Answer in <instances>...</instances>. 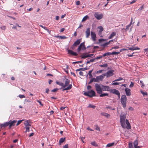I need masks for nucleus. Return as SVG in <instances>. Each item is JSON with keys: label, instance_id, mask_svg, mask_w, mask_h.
I'll return each mask as SVG.
<instances>
[{"label": "nucleus", "instance_id": "obj_1", "mask_svg": "<svg viewBox=\"0 0 148 148\" xmlns=\"http://www.w3.org/2000/svg\"><path fill=\"white\" fill-rule=\"evenodd\" d=\"M96 90L98 94H101L102 91H108L110 90V87L108 86H104L99 84H95V85Z\"/></svg>", "mask_w": 148, "mask_h": 148}, {"label": "nucleus", "instance_id": "obj_2", "mask_svg": "<svg viewBox=\"0 0 148 148\" xmlns=\"http://www.w3.org/2000/svg\"><path fill=\"white\" fill-rule=\"evenodd\" d=\"M126 114L125 113L121 114L120 117V122L122 127L125 128L126 127L125 120L126 119Z\"/></svg>", "mask_w": 148, "mask_h": 148}, {"label": "nucleus", "instance_id": "obj_3", "mask_svg": "<svg viewBox=\"0 0 148 148\" xmlns=\"http://www.w3.org/2000/svg\"><path fill=\"white\" fill-rule=\"evenodd\" d=\"M70 82L69 80L67 79H66L65 84H64L63 88H64L63 89V91L69 90L71 88L72 86L71 84H69Z\"/></svg>", "mask_w": 148, "mask_h": 148}, {"label": "nucleus", "instance_id": "obj_4", "mask_svg": "<svg viewBox=\"0 0 148 148\" xmlns=\"http://www.w3.org/2000/svg\"><path fill=\"white\" fill-rule=\"evenodd\" d=\"M121 102L123 107L125 108L126 107L127 103V97L125 95L121 96Z\"/></svg>", "mask_w": 148, "mask_h": 148}, {"label": "nucleus", "instance_id": "obj_5", "mask_svg": "<svg viewBox=\"0 0 148 148\" xmlns=\"http://www.w3.org/2000/svg\"><path fill=\"white\" fill-rule=\"evenodd\" d=\"M95 92L92 90H90L87 92H84V95L85 96L90 97L95 96Z\"/></svg>", "mask_w": 148, "mask_h": 148}, {"label": "nucleus", "instance_id": "obj_6", "mask_svg": "<svg viewBox=\"0 0 148 148\" xmlns=\"http://www.w3.org/2000/svg\"><path fill=\"white\" fill-rule=\"evenodd\" d=\"M110 92L111 93H112L113 94H114L117 95L118 97L119 98H120V93L119 91L117 90L114 89H112L110 90Z\"/></svg>", "mask_w": 148, "mask_h": 148}, {"label": "nucleus", "instance_id": "obj_7", "mask_svg": "<svg viewBox=\"0 0 148 148\" xmlns=\"http://www.w3.org/2000/svg\"><path fill=\"white\" fill-rule=\"evenodd\" d=\"M105 75H101L97 76L95 78V82H99L100 81H101L103 80L104 78V76Z\"/></svg>", "mask_w": 148, "mask_h": 148}, {"label": "nucleus", "instance_id": "obj_8", "mask_svg": "<svg viewBox=\"0 0 148 148\" xmlns=\"http://www.w3.org/2000/svg\"><path fill=\"white\" fill-rule=\"evenodd\" d=\"M84 43L85 42H83L80 44V45L79 46L77 49V51L78 52H79L81 50V49L82 50H84L86 49V48L84 45Z\"/></svg>", "mask_w": 148, "mask_h": 148}, {"label": "nucleus", "instance_id": "obj_9", "mask_svg": "<svg viewBox=\"0 0 148 148\" xmlns=\"http://www.w3.org/2000/svg\"><path fill=\"white\" fill-rule=\"evenodd\" d=\"M94 16L98 20H100L102 18L103 15L101 14H100L98 12H96L95 13Z\"/></svg>", "mask_w": 148, "mask_h": 148}, {"label": "nucleus", "instance_id": "obj_10", "mask_svg": "<svg viewBox=\"0 0 148 148\" xmlns=\"http://www.w3.org/2000/svg\"><path fill=\"white\" fill-rule=\"evenodd\" d=\"M17 122L16 120H14L13 121H10L8 123L9 128H10L12 126L14 125L15 123Z\"/></svg>", "mask_w": 148, "mask_h": 148}, {"label": "nucleus", "instance_id": "obj_11", "mask_svg": "<svg viewBox=\"0 0 148 148\" xmlns=\"http://www.w3.org/2000/svg\"><path fill=\"white\" fill-rule=\"evenodd\" d=\"M114 71L113 70H111L109 71L106 73L105 76L106 75L107 77H109L112 76L114 75L113 73Z\"/></svg>", "mask_w": 148, "mask_h": 148}, {"label": "nucleus", "instance_id": "obj_12", "mask_svg": "<svg viewBox=\"0 0 148 148\" xmlns=\"http://www.w3.org/2000/svg\"><path fill=\"white\" fill-rule=\"evenodd\" d=\"M24 124L25 127H30L31 125L32 122L29 120H27L24 122Z\"/></svg>", "mask_w": 148, "mask_h": 148}, {"label": "nucleus", "instance_id": "obj_13", "mask_svg": "<svg viewBox=\"0 0 148 148\" xmlns=\"http://www.w3.org/2000/svg\"><path fill=\"white\" fill-rule=\"evenodd\" d=\"M91 36L92 40L94 41L96 40V34L95 32L92 31L91 33Z\"/></svg>", "mask_w": 148, "mask_h": 148}, {"label": "nucleus", "instance_id": "obj_14", "mask_svg": "<svg viewBox=\"0 0 148 148\" xmlns=\"http://www.w3.org/2000/svg\"><path fill=\"white\" fill-rule=\"evenodd\" d=\"M86 37L88 38L89 37L90 34V28H88L87 29L85 32Z\"/></svg>", "mask_w": 148, "mask_h": 148}, {"label": "nucleus", "instance_id": "obj_15", "mask_svg": "<svg viewBox=\"0 0 148 148\" xmlns=\"http://www.w3.org/2000/svg\"><path fill=\"white\" fill-rule=\"evenodd\" d=\"M68 53L72 56H77V54L75 52H74L71 50L69 49L68 50Z\"/></svg>", "mask_w": 148, "mask_h": 148}, {"label": "nucleus", "instance_id": "obj_16", "mask_svg": "<svg viewBox=\"0 0 148 148\" xmlns=\"http://www.w3.org/2000/svg\"><path fill=\"white\" fill-rule=\"evenodd\" d=\"M130 90V89L129 88H126L125 89V91L127 96H130L131 95Z\"/></svg>", "mask_w": 148, "mask_h": 148}, {"label": "nucleus", "instance_id": "obj_17", "mask_svg": "<svg viewBox=\"0 0 148 148\" xmlns=\"http://www.w3.org/2000/svg\"><path fill=\"white\" fill-rule=\"evenodd\" d=\"M125 122L127 125L126 126V128L127 129H131V125L130 124V123L129 122L128 120L127 119H126V120Z\"/></svg>", "mask_w": 148, "mask_h": 148}, {"label": "nucleus", "instance_id": "obj_18", "mask_svg": "<svg viewBox=\"0 0 148 148\" xmlns=\"http://www.w3.org/2000/svg\"><path fill=\"white\" fill-rule=\"evenodd\" d=\"M9 125L8 122H5L1 124H0V127L2 128L3 127H5Z\"/></svg>", "mask_w": 148, "mask_h": 148}, {"label": "nucleus", "instance_id": "obj_19", "mask_svg": "<svg viewBox=\"0 0 148 148\" xmlns=\"http://www.w3.org/2000/svg\"><path fill=\"white\" fill-rule=\"evenodd\" d=\"M81 41V40L79 39L76 41L73 44V45L75 47L77 46V45H79Z\"/></svg>", "mask_w": 148, "mask_h": 148}, {"label": "nucleus", "instance_id": "obj_20", "mask_svg": "<svg viewBox=\"0 0 148 148\" xmlns=\"http://www.w3.org/2000/svg\"><path fill=\"white\" fill-rule=\"evenodd\" d=\"M101 114L103 116L107 118H109L110 116V115L109 114L104 112H102Z\"/></svg>", "mask_w": 148, "mask_h": 148}, {"label": "nucleus", "instance_id": "obj_21", "mask_svg": "<svg viewBox=\"0 0 148 148\" xmlns=\"http://www.w3.org/2000/svg\"><path fill=\"white\" fill-rule=\"evenodd\" d=\"M116 34V33L115 32H112L110 35V36H109L108 38L109 39H111L113 38L114 37Z\"/></svg>", "mask_w": 148, "mask_h": 148}, {"label": "nucleus", "instance_id": "obj_22", "mask_svg": "<svg viewBox=\"0 0 148 148\" xmlns=\"http://www.w3.org/2000/svg\"><path fill=\"white\" fill-rule=\"evenodd\" d=\"M55 37L61 39H64L67 38V37L64 36H55Z\"/></svg>", "mask_w": 148, "mask_h": 148}, {"label": "nucleus", "instance_id": "obj_23", "mask_svg": "<svg viewBox=\"0 0 148 148\" xmlns=\"http://www.w3.org/2000/svg\"><path fill=\"white\" fill-rule=\"evenodd\" d=\"M65 140V138H61L59 140V144L60 145H61V143L64 142Z\"/></svg>", "mask_w": 148, "mask_h": 148}, {"label": "nucleus", "instance_id": "obj_24", "mask_svg": "<svg viewBox=\"0 0 148 148\" xmlns=\"http://www.w3.org/2000/svg\"><path fill=\"white\" fill-rule=\"evenodd\" d=\"M134 147H136L138 146V140L137 139L136 140H135L134 142Z\"/></svg>", "mask_w": 148, "mask_h": 148}, {"label": "nucleus", "instance_id": "obj_25", "mask_svg": "<svg viewBox=\"0 0 148 148\" xmlns=\"http://www.w3.org/2000/svg\"><path fill=\"white\" fill-rule=\"evenodd\" d=\"M56 83L58 85L61 86H62V88H63L64 84L58 81H56Z\"/></svg>", "mask_w": 148, "mask_h": 148}, {"label": "nucleus", "instance_id": "obj_26", "mask_svg": "<svg viewBox=\"0 0 148 148\" xmlns=\"http://www.w3.org/2000/svg\"><path fill=\"white\" fill-rule=\"evenodd\" d=\"M88 54L86 55V54L84 53L81 56V58L84 59L88 57Z\"/></svg>", "mask_w": 148, "mask_h": 148}, {"label": "nucleus", "instance_id": "obj_27", "mask_svg": "<svg viewBox=\"0 0 148 148\" xmlns=\"http://www.w3.org/2000/svg\"><path fill=\"white\" fill-rule=\"evenodd\" d=\"M96 107V106L92 104H90L89 105L87 106L88 108H95Z\"/></svg>", "mask_w": 148, "mask_h": 148}, {"label": "nucleus", "instance_id": "obj_28", "mask_svg": "<svg viewBox=\"0 0 148 148\" xmlns=\"http://www.w3.org/2000/svg\"><path fill=\"white\" fill-rule=\"evenodd\" d=\"M100 97H103L106 96H108V94L107 93H103L102 94H100Z\"/></svg>", "mask_w": 148, "mask_h": 148}, {"label": "nucleus", "instance_id": "obj_29", "mask_svg": "<svg viewBox=\"0 0 148 148\" xmlns=\"http://www.w3.org/2000/svg\"><path fill=\"white\" fill-rule=\"evenodd\" d=\"M114 142L111 143H109L107 145L106 147H112V146H113L114 145Z\"/></svg>", "mask_w": 148, "mask_h": 148}, {"label": "nucleus", "instance_id": "obj_30", "mask_svg": "<svg viewBox=\"0 0 148 148\" xmlns=\"http://www.w3.org/2000/svg\"><path fill=\"white\" fill-rule=\"evenodd\" d=\"M92 70L89 71L88 73V74L89 76V78H92Z\"/></svg>", "mask_w": 148, "mask_h": 148}, {"label": "nucleus", "instance_id": "obj_31", "mask_svg": "<svg viewBox=\"0 0 148 148\" xmlns=\"http://www.w3.org/2000/svg\"><path fill=\"white\" fill-rule=\"evenodd\" d=\"M106 108L107 109H109L112 110H115V108H112L111 106H106Z\"/></svg>", "mask_w": 148, "mask_h": 148}, {"label": "nucleus", "instance_id": "obj_32", "mask_svg": "<svg viewBox=\"0 0 148 148\" xmlns=\"http://www.w3.org/2000/svg\"><path fill=\"white\" fill-rule=\"evenodd\" d=\"M111 55V53L108 52H107L106 53H105L103 54L102 56H103V57H105L106 56H109Z\"/></svg>", "mask_w": 148, "mask_h": 148}, {"label": "nucleus", "instance_id": "obj_33", "mask_svg": "<svg viewBox=\"0 0 148 148\" xmlns=\"http://www.w3.org/2000/svg\"><path fill=\"white\" fill-rule=\"evenodd\" d=\"M97 28L100 29L99 32H102L103 30V28L101 26H99Z\"/></svg>", "mask_w": 148, "mask_h": 148}, {"label": "nucleus", "instance_id": "obj_34", "mask_svg": "<svg viewBox=\"0 0 148 148\" xmlns=\"http://www.w3.org/2000/svg\"><path fill=\"white\" fill-rule=\"evenodd\" d=\"M141 93L142 94L143 96H146L147 95V93L146 92H144L143 90L140 91Z\"/></svg>", "mask_w": 148, "mask_h": 148}, {"label": "nucleus", "instance_id": "obj_35", "mask_svg": "<svg viewBox=\"0 0 148 148\" xmlns=\"http://www.w3.org/2000/svg\"><path fill=\"white\" fill-rule=\"evenodd\" d=\"M88 16L86 15L83 18V19L82 20V22H84L88 18Z\"/></svg>", "mask_w": 148, "mask_h": 148}, {"label": "nucleus", "instance_id": "obj_36", "mask_svg": "<svg viewBox=\"0 0 148 148\" xmlns=\"http://www.w3.org/2000/svg\"><path fill=\"white\" fill-rule=\"evenodd\" d=\"M100 67H107L108 66V65L107 64H104L102 65H99Z\"/></svg>", "mask_w": 148, "mask_h": 148}, {"label": "nucleus", "instance_id": "obj_37", "mask_svg": "<svg viewBox=\"0 0 148 148\" xmlns=\"http://www.w3.org/2000/svg\"><path fill=\"white\" fill-rule=\"evenodd\" d=\"M24 120L23 119L21 120H19L18 121L17 123H16V125L18 126L23 121H24Z\"/></svg>", "mask_w": 148, "mask_h": 148}, {"label": "nucleus", "instance_id": "obj_38", "mask_svg": "<svg viewBox=\"0 0 148 148\" xmlns=\"http://www.w3.org/2000/svg\"><path fill=\"white\" fill-rule=\"evenodd\" d=\"M120 53V52H113L111 53V55H117Z\"/></svg>", "mask_w": 148, "mask_h": 148}, {"label": "nucleus", "instance_id": "obj_39", "mask_svg": "<svg viewBox=\"0 0 148 148\" xmlns=\"http://www.w3.org/2000/svg\"><path fill=\"white\" fill-rule=\"evenodd\" d=\"M121 84V83L120 82H115L112 84V85H119Z\"/></svg>", "mask_w": 148, "mask_h": 148}, {"label": "nucleus", "instance_id": "obj_40", "mask_svg": "<svg viewBox=\"0 0 148 148\" xmlns=\"http://www.w3.org/2000/svg\"><path fill=\"white\" fill-rule=\"evenodd\" d=\"M123 79V78H122L121 77H119L118 79H116L113 82H115V81H121Z\"/></svg>", "mask_w": 148, "mask_h": 148}, {"label": "nucleus", "instance_id": "obj_41", "mask_svg": "<svg viewBox=\"0 0 148 148\" xmlns=\"http://www.w3.org/2000/svg\"><path fill=\"white\" fill-rule=\"evenodd\" d=\"M131 23H130L129 24V25H127L126 28L125 29V30H128L129 29V27H130V26H131Z\"/></svg>", "mask_w": 148, "mask_h": 148}, {"label": "nucleus", "instance_id": "obj_42", "mask_svg": "<svg viewBox=\"0 0 148 148\" xmlns=\"http://www.w3.org/2000/svg\"><path fill=\"white\" fill-rule=\"evenodd\" d=\"M91 144L93 146H97V145L96 144L95 142V141H93V142H92L91 143Z\"/></svg>", "mask_w": 148, "mask_h": 148}, {"label": "nucleus", "instance_id": "obj_43", "mask_svg": "<svg viewBox=\"0 0 148 148\" xmlns=\"http://www.w3.org/2000/svg\"><path fill=\"white\" fill-rule=\"evenodd\" d=\"M134 85V83L132 82H131V84L129 86L130 88H132L133 87Z\"/></svg>", "mask_w": 148, "mask_h": 148}, {"label": "nucleus", "instance_id": "obj_44", "mask_svg": "<svg viewBox=\"0 0 148 148\" xmlns=\"http://www.w3.org/2000/svg\"><path fill=\"white\" fill-rule=\"evenodd\" d=\"M18 97H19L21 99L25 97V96L24 95H19Z\"/></svg>", "mask_w": 148, "mask_h": 148}, {"label": "nucleus", "instance_id": "obj_45", "mask_svg": "<svg viewBox=\"0 0 148 148\" xmlns=\"http://www.w3.org/2000/svg\"><path fill=\"white\" fill-rule=\"evenodd\" d=\"M109 44V42H106V43L103 44L102 45V46L103 47H105L106 46L108 45Z\"/></svg>", "mask_w": 148, "mask_h": 148}, {"label": "nucleus", "instance_id": "obj_46", "mask_svg": "<svg viewBox=\"0 0 148 148\" xmlns=\"http://www.w3.org/2000/svg\"><path fill=\"white\" fill-rule=\"evenodd\" d=\"M0 28L3 30H5L6 28V27L5 26H1Z\"/></svg>", "mask_w": 148, "mask_h": 148}, {"label": "nucleus", "instance_id": "obj_47", "mask_svg": "<svg viewBox=\"0 0 148 148\" xmlns=\"http://www.w3.org/2000/svg\"><path fill=\"white\" fill-rule=\"evenodd\" d=\"M25 128L27 130V132H29V131H30V130H29L30 127H25Z\"/></svg>", "mask_w": 148, "mask_h": 148}, {"label": "nucleus", "instance_id": "obj_48", "mask_svg": "<svg viewBox=\"0 0 148 148\" xmlns=\"http://www.w3.org/2000/svg\"><path fill=\"white\" fill-rule=\"evenodd\" d=\"M102 32L99 31L98 32V35L100 36L101 37H103V36L102 35Z\"/></svg>", "mask_w": 148, "mask_h": 148}, {"label": "nucleus", "instance_id": "obj_49", "mask_svg": "<svg viewBox=\"0 0 148 148\" xmlns=\"http://www.w3.org/2000/svg\"><path fill=\"white\" fill-rule=\"evenodd\" d=\"M95 129L97 130H98L99 131H100V128L97 125H96Z\"/></svg>", "mask_w": 148, "mask_h": 148}, {"label": "nucleus", "instance_id": "obj_50", "mask_svg": "<svg viewBox=\"0 0 148 148\" xmlns=\"http://www.w3.org/2000/svg\"><path fill=\"white\" fill-rule=\"evenodd\" d=\"M82 61H79L73 62V64H75V63H82Z\"/></svg>", "mask_w": 148, "mask_h": 148}, {"label": "nucleus", "instance_id": "obj_51", "mask_svg": "<svg viewBox=\"0 0 148 148\" xmlns=\"http://www.w3.org/2000/svg\"><path fill=\"white\" fill-rule=\"evenodd\" d=\"M58 90V88H54L53 89L51 90V91L52 92H56L57 90Z\"/></svg>", "mask_w": 148, "mask_h": 148}, {"label": "nucleus", "instance_id": "obj_52", "mask_svg": "<svg viewBox=\"0 0 148 148\" xmlns=\"http://www.w3.org/2000/svg\"><path fill=\"white\" fill-rule=\"evenodd\" d=\"M36 101L38 103H39L41 106H43V104L40 101V100H36Z\"/></svg>", "mask_w": 148, "mask_h": 148}, {"label": "nucleus", "instance_id": "obj_53", "mask_svg": "<svg viewBox=\"0 0 148 148\" xmlns=\"http://www.w3.org/2000/svg\"><path fill=\"white\" fill-rule=\"evenodd\" d=\"M95 78H91V79H90V81L92 82H92H95Z\"/></svg>", "mask_w": 148, "mask_h": 148}, {"label": "nucleus", "instance_id": "obj_54", "mask_svg": "<svg viewBox=\"0 0 148 148\" xmlns=\"http://www.w3.org/2000/svg\"><path fill=\"white\" fill-rule=\"evenodd\" d=\"M102 57H103V56H99V57H96V58H95V60H96V59L98 60V59H100Z\"/></svg>", "mask_w": 148, "mask_h": 148}, {"label": "nucleus", "instance_id": "obj_55", "mask_svg": "<svg viewBox=\"0 0 148 148\" xmlns=\"http://www.w3.org/2000/svg\"><path fill=\"white\" fill-rule=\"evenodd\" d=\"M129 49L131 50L132 51H134L135 50L134 47H130L129 48Z\"/></svg>", "mask_w": 148, "mask_h": 148}, {"label": "nucleus", "instance_id": "obj_56", "mask_svg": "<svg viewBox=\"0 0 148 148\" xmlns=\"http://www.w3.org/2000/svg\"><path fill=\"white\" fill-rule=\"evenodd\" d=\"M144 8V5H143L139 9L140 10H141Z\"/></svg>", "mask_w": 148, "mask_h": 148}, {"label": "nucleus", "instance_id": "obj_57", "mask_svg": "<svg viewBox=\"0 0 148 148\" xmlns=\"http://www.w3.org/2000/svg\"><path fill=\"white\" fill-rule=\"evenodd\" d=\"M119 46H116L115 47H112V49H117L119 48Z\"/></svg>", "mask_w": 148, "mask_h": 148}, {"label": "nucleus", "instance_id": "obj_58", "mask_svg": "<svg viewBox=\"0 0 148 148\" xmlns=\"http://www.w3.org/2000/svg\"><path fill=\"white\" fill-rule=\"evenodd\" d=\"M136 0H133L130 3V4H132L136 2Z\"/></svg>", "mask_w": 148, "mask_h": 148}, {"label": "nucleus", "instance_id": "obj_59", "mask_svg": "<svg viewBox=\"0 0 148 148\" xmlns=\"http://www.w3.org/2000/svg\"><path fill=\"white\" fill-rule=\"evenodd\" d=\"M45 30H47V31L48 32V33H49V34H50L51 33V31L49 30V29H47V28H46V29H45Z\"/></svg>", "mask_w": 148, "mask_h": 148}, {"label": "nucleus", "instance_id": "obj_60", "mask_svg": "<svg viewBox=\"0 0 148 148\" xmlns=\"http://www.w3.org/2000/svg\"><path fill=\"white\" fill-rule=\"evenodd\" d=\"M49 90L48 88H47L46 89V91L45 92L47 93V94H48L49 92Z\"/></svg>", "mask_w": 148, "mask_h": 148}, {"label": "nucleus", "instance_id": "obj_61", "mask_svg": "<svg viewBox=\"0 0 148 148\" xmlns=\"http://www.w3.org/2000/svg\"><path fill=\"white\" fill-rule=\"evenodd\" d=\"M133 147L132 143H129V148L132 147Z\"/></svg>", "mask_w": 148, "mask_h": 148}, {"label": "nucleus", "instance_id": "obj_62", "mask_svg": "<svg viewBox=\"0 0 148 148\" xmlns=\"http://www.w3.org/2000/svg\"><path fill=\"white\" fill-rule=\"evenodd\" d=\"M105 40L103 39H99V42H101L103 41H104Z\"/></svg>", "mask_w": 148, "mask_h": 148}, {"label": "nucleus", "instance_id": "obj_63", "mask_svg": "<svg viewBox=\"0 0 148 148\" xmlns=\"http://www.w3.org/2000/svg\"><path fill=\"white\" fill-rule=\"evenodd\" d=\"M103 70H100L99 71H97L96 73H101L102 72Z\"/></svg>", "mask_w": 148, "mask_h": 148}, {"label": "nucleus", "instance_id": "obj_64", "mask_svg": "<svg viewBox=\"0 0 148 148\" xmlns=\"http://www.w3.org/2000/svg\"><path fill=\"white\" fill-rule=\"evenodd\" d=\"M63 148H68V144H66L63 147Z\"/></svg>", "mask_w": 148, "mask_h": 148}]
</instances>
